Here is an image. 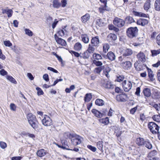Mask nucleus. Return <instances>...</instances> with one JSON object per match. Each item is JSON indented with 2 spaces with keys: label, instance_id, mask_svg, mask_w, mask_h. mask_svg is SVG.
<instances>
[{
  "label": "nucleus",
  "instance_id": "obj_1",
  "mask_svg": "<svg viewBox=\"0 0 160 160\" xmlns=\"http://www.w3.org/2000/svg\"><path fill=\"white\" fill-rule=\"evenodd\" d=\"M138 32V30L137 27H131L127 29L126 35L128 38L132 39L137 37Z\"/></svg>",
  "mask_w": 160,
  "mask_h": 160
},
{
  "label": "nucleus",
  "instance_id": "obj_2",
  "mask_svg": "<svg viewBox=\"0 0 160 160\" xmlns=\"http://www.w3.org/2000/svg\"><path fill=\"white\" fill-rule=\"evenodd\" d=\"M27 117L28 121L31 126L35 129L38 128V122L36 116L32 113H29Z\"/></svg>",
  "mask_w": 160,
  "mask_h": 160
},
{
  "label": "nucleus",
  "instance_id": "obj_3",
  "mask_svg": "<svg viewBox=\"0 0 160 160\" xmlns=\"http://www.w3.org/2000/svg\"><path fill=\"white\" fill-rule=\"evenodd\" d=\"M148 127L150 132L153 134H157L158 133L160 127L158 125L153 122L148 123Z\"/></svg>",
  "mask_w": 160,
  "mask_h": 160
},
{
  "label": "nucleus",
  "instance_id": "obj_4",
  "mask_svg": "<svg viewBox=\"0 0 160 160\" xmlns=\"http://www.w3.org/2000/svg\"><path fill=\"white\" fill-rule=\"evenodd\" d=\"M52 121L51 118L47 115H44L42 120V124L45 126H49L52 124Z\"/></svg>",
  "mask_w": 160,
  "mask_h": 160
},
{
  "label": "nucleus",
  "instance_id": "obj_5",
  "mask_svg": "<svg viewBox=\"0 0 160 160\" xmlns=\"http://www.w3.org/2000/svg\"><path fill=\"white\" fill-rule=\"evenodd\" d=\"M113 23L115 25L119 28L122 27L125 24V22L123 20L117 17H116L113 20Z\"/></svg>",
  "mask_w": 160,
  "mask_h": 160
},
{
  "label": "nucleus",
  "instance_id": "obj_6",
  "mask_svg": "<svg viewBox=\"0 0 160 160\" xmlns=\"http://www.w3.org/2000/svg\"><path fill=\"white\" fill-rule=\"evenodd\" d=\"M122 86L124 91L128 92L131 89L132 85L131 82L125 80L122 83Z\"/></svg>",
  "mask_w": 160,
  "mask_h": 160
},
{
  "label": "nucleus",
  "instance_id": "obj_7",
  "mask_svg": "<svg viewBox=\"0 0 160 160\" xmlns=\"http://www.w3.org/2000/svg\"><path fill=\"white\" fill-rule=\"evenodd\" d=\"M127 97V95L125 93H122L117 95L116 96V100L118 102H124L126 101V98Z\"/></svg>",
  "mask_w": 160,
  "mask_h": 160
},
{
  "label": "nucleus",
  "instance_id": "obj_8",
  "mask_svg": "<svg viewBox=\"0 0 160 160\" xmlns=\"http://www.w3.org/2000/svg\"><path fill=\"white\" fill-rule=\"evenodd\" d=\"M117 39V36L114 33H110L107 37V40L109 42L113 43Z\"/></svg>",
  "mask_w": 160,
  "mask_h": 160
},
{
  "label": "nucleus",
  "instance_id": "obj_9",
  "mask_svg": "<svg viewBox=\"0 0 160 160\" xmlns=\"http://www.w3.org/2000/svg\"><path fill=\"white\" fill-rule=\"evenodd\" d=\"M81 137L80 136H76L75 138L71 139V142L72 144L76 146L81 143Z\"/></svg>",
  "mask_w": 160,
  "mask_h": 160
},
{
  "label": "nucleus",
  "instance_id": "obj_10",
  "mask_svg": "<svg viewBox=\"0 0 160 160\" xmlns=\"http://www.w3.org/2000/svg\"><path fill=\"white\" fill-rule=\"evenodd\" d=\"M104 57L105 59H108L111 61L115 60L116 58L114 53L111 51L108 52L106 55L104 56Z\"/></svg>",
  "mask_w": 160,
  "mask_h": 160
},
{
  "label": "nucleus",
  "instance_id": "obj_11",
  "mask_svg": "<svg viewBox=\"0 0 160 160\" xmlns=\"http://www.w3.org/2000/svg\"><path fill=\"white\" fill-rule=\"evenodd\" d=\"M136 56L139 61H140L143 62H145L146 60V56L144 54L143 52H140L137 54Z\"/></svg>",
  "mask_w": 160,
  "mask_h": 160
},
{
  "label": "nucleus",
  "instance_id": "obj_12",
  "mask_svg": "<svg viewBox=\"0 0 160 160\" xmlns=\"http://www.w3.org/2000/svg\"><path fill=\"white\" fill-rule=\"evenodd\" d=\"M103 87L107 89H113L115 87V85L113 84L112 82L109 81L105 82L102 84Z\"/></svg>",
  "mask_w": 160,
  "mask_h": 160
},
{
  "label": "nucleus",
  "instance_id": "obj_13",
  "mask_svg": "<svg viewBox=\"0 0 160 160\" xmlns=\"http://www.w3.org/2000/svg\"><path fill=\"white\" fill-rule=\"evenodd\" d=\"M148 22V20L144 18H140L137 21V23L138 25H141L143 26L147 24Z\"/></svg>",
  "mask_w": 160,
  "mask_h": 160
},
{
  "label": "nucleus",
  "instance_id": "obj_14",
  "mask_svg": "<svg viewBox=\"0 0 160 160\" xmlns=\"http://www.w3.org/2000/svg\"><path fill=\"white\" fill-rule=\"evenodd\" d=\"M99 42L98 37V36L92 38L91 40V43L93 46H98Z\"/></svg>",
  "mask_w": 160,
  "mask_h": 160
},
{
  "label": "nucleus",
  "instance_id": "obj_15",
  "mask_svg": "<svg viewBox=\"0 0 160 160\" xmlns=\"http://www.w3.org/2000/svg\"><path fill=\"white\" fill-rule=\"evenodd\" d=\"M47 153V151L43 149H41L37 151V155L39 157H42L46 155Z\"/></svg>",
  "mask_w": 160,
  "mask_h": 160
},
{
  "label": "nucleus",
  "instance_id": "obj_16",
  "mask_svg": "<svg viewBox=\"0 0 160 160\" xmlns=\"http://www.w3.org/2000/svg\"><path fill=\"white\" fill-rule=\"evenodd\" d=\"M132 54V51L129 48H126L123 50V55L124 57H129Z\"/></svg>",
  "mask_w": 160,
  "mask_h": 160
},
{
  "label": "nucleus",
  "instance_id": "obj_17",
  "mask_svg": "<svg viewBox=\"0 0 160 160\" xmlns=\"http://www.w3.org/2000/svg\"><path fill=\"white\" fill-rule=\"evenodd\" d=\"M92 112L94 115L98 118H101L104 115V113H102L101 112L95 109H92Z\"/></svg>",
  "mask_w": 160,
  "mask_h": 160
},
{
  "label": "nucleus",
  "instance_id": "obj_18",
  "mask_svg": "<svg viewBox=\"0 0 160 160\" xmlns=\"http://www.w3.org/2000/svg\"><path fill=\"white\" fill-rule=\"evenodd\" d=\"M122 65L124 69H128L132 67V64L130 61H126L122 63Z\"/></svg>",
  "mask_w": 160,
  "mask_h": 160
},
{
  "label": "nucleus",
  "instance_id": "obj_19",
  "mask_svg": "<svg viewBox=\"0 0 160 160\" xmlns=\"http://www.w3.org/2000/svg\"><path fill=\"white\" fill-rule=\"evenodd\" d=\"M147 69L148 71V75L149 78L151 81H153L155 80V79L154 78V74L152 71L151 69L148 67H147Z\"/></svg>",
  "mask_w": 160,
  "mask_h": 160
},
{
  "label": "nucleus",
  "instance_id": "obj_20",
  "mask_svg": "<svg viewBox=\"0 0 160 160\" xmlns=\"http://www.w3.org/2000/svg\"><path fill=\"white\" fill-rule=\"evenodd\" d=\"M145 96L149 97L151 95V91L150 88H146L143 89L142 92Z\"/></svg>",
  "mask_w": 160,
  "mask_h": 160
},
{
  "label": "nucleus",
  "instance_id": "obj_21",
  "mask_svg": "<svg viewBox=\"0 0 160 160\" xmlns=\"http://www.w3.org/2000/svg\"><path fill=\"white\" fill-rule=\"evenodd\" d=\"M82 41L85 43H87L89 42V39L88 35L87 34H83L81 35Z\"/></svg>",
  "mask_w": 160,
  "mask_h": 160
},
{
  "label": "nucleus",
  "instance_id": "obj_22",
  "mask_svg": "<svg viewBox=\"0 0 160 160\" xmlns=\"http://www.w3.org/2000/svg\"><path fill=\"white\" fill-rule=\"evenodd\" d=\"M145 141L144 139L141 138H138L136 140V143L139 146L144 145Z\"/></svg>",
  "mask_w": 160,
  "mask_h": 160
},
{
  "label": "nucleus",
  "instance_id": "obj_23",
  "mask_svg": "<svg viewBox=\"0 0 160 160\" xmlns=\"http://www.w3.org/2000/svg\"><path fill=\"white\" fill-rule=\"evenodd\" d=\"M154 8L157 11H160V0H156L154 4Z\"/></svg>",
  "mask_w": 160,
  "mask_h": 160
},
{
  "label": "nucleus",
  "instance_id": "obj_24",
  "mask_svg": "<svg viewBox=\"0 0 160 160\" xmlns=\"http://www.w3.org/2000/svg\"><path fill=\"white\" fill-rule=\"evenodd\" d=\"M90 18V15L88 13H87L81 17L82 21V22L85 23Z\"/></svg>",
  "mask_w": 160,
  "mask_h": 160
},
{
  "label": "nucleus",
  "instance_id": "obj_25",
  "mask_svg": "<svg viewBox=\"0 0 160 160\" xmlns=\"http://www.w3.org/2000/svg\"><path fill=\"white\" fill-rule=\"evenodd\" d=\"M90 53L87 50L86 51L82 54L81 55L80 57L84 59L88 58L90 56Z\"/></svg>",
  "mask_w": 160,
  "mask_h": 160
},
{
  "label": "nucleus",
  "instance_id": "obj_26",
  "mask_svg": "<svg viewBox=\"0 0 160 160\" xmlns=\"http://www.w3.org/2000/svg\"><path fill=\"white\" fill-rule=\"evenodd\" d=\"M56 42L58 44H60L62 46H65L67 45L66 41L61 38H60L57 40H56Z\"/></svg>",
  "mask_w": 160,
  "mask_h": 160
},
{
  "label": "nucleus",
  "instance_id": "obj_27",
  "mask_svg": "<svg viewBox=\"0 0 160 160\" xmlns=\"http://www.w3.org/2000/svg\"><path fill=\"white\" fill-rule=\"evenodd\" d=\"M99 121L100 123L103 124L104 125H107L109 122V119L108 117L100 119Z\"/></svg>",
  "mask_w": 160,
  "mask_h": 160
},
{
  "label": "nucleus",
  "instance_id": "obj_28",
  "mask_svg": "<svg viewBox=\"0 0 160 160\" xmlns=\"http://www.w3.org/2000/svg\"><path fill=\"white\" fill-rule=\"evenodd\" d=\"M96 23L99 27H102L105 24L103 20L101 18L98 19L96 21Z\"/></svg>",
  "mask_w": 160,
  "mask_h": 160
},
{
  "label": "nucleus",
  "instance_id": "obj_29",
  "mask_svg": "<svg viewBox=\"0 0 160 160\" xmlns=\"http://www.w3.org/2000/svg\"><path fill=\"white\" fill-rule=\"evenodd\" d=\"M144 145L147 148L149 149H151L152 148V144L147 139L145 141Z\"/></svg>",
  "mask_w": 160,
  "mask_h": 160
},
{
  "label": "nucleus",
  "instance_id": "obj_30",
  "mask_svg": "<svg viewBox=\"0 0 160 160\" xmlns=\"http://www.w3.org/2000/svg\"><path fill=\"white\" fill-rule=\"evenodd\" d=\"M82 48V45L79 42L76 43L74 46V48L75 50L77 51H80Z\"/></svg>",
  "mask_w": 160,
  "mask_h": 160
},
{
  "label": "nucleus",
  "instance_id": "obj_31",
  "mask_svg": "<svg viewBox=\"0 0 160 160\" xmlns=\"http://www.w3.org/2000/svg\"><path fill=\"white\" fill-rule=\"evenodd\" d=\"M103 143L102 141H99L97 143V146L99 149L102 152H103Z\"/></svg>",
  "mask_w": 160,
  "mask_h": 160
},
{
  "label": "nucleus",
  "instance_id": "obj_32",
  "mask_svg": "<svg viewBox=\"0 0 160 160\" xmlns=\"http://www.w3.org/2000/svg\"><path fill=\"white\" fill-rule=\"evenodd\" d=\"M92 98L91 93H87L84 98V100L85 102H89Z\"/></svg>",
  "mask_w": 160,
  "mask_h": 160
},
{
  "label": "nucleus",
  "instance_id": "obj_33",
  "mask_svg": "<svg viewBox=\"0 0 160 160\" xmlns=\"http://www.w3.org/2000/svg\"><path fill=\"white\" fill-rule=\"evenodd\" d=\"M53 8H58L61 6V3L59 2V1H53Z\"/></svg>",
  "mask_w": 160,
  "mask_h": 160
},
{
  "label": "nucleus",
  "instance_id": "obj_34",
  "mask_svg": "<svg viewBox=\"0 0 160 160\" xmlns=\"http://www.w3.org/2000/svg\"><path fill=\"white\" fill-rule=\"evenodd\" d=\"M150 6V1L147 0L144 4L143 8L145 10L147 11L149 9Z\"/></svg>",
  "mask_w": 160,
  "mask_h": 160
},
{
  "label": "nucleus",
  "instance_id": "obj_35",
  "mask_svg": "<svg viewBox=\"0 0 160 160\" xmlns=\"http://www.w3.org/2000/svg\"><path fill=\"white\" fill-rule=\"evenodd\" d=\"M125 20L127 23L129 24H131L132 22H134L135 21L133 18L130 16H127L125 18Z\"/></svg>",
  "mask_w": 160,
  "mask_h": 160
},
{
  "label": "nucleus",
  "instance_id": "obj_36",
  "mask_svg": "<svg viewBox=\"0 0 160 160\" xmlns=\"http://www.w3.org/2000/svg\"><path fill=\"white\" fill-rule=\"evenodd\" d=\"M95 103L96 105H98V106H102L104 105V101L100 99H97L95 102Z\"/></svg>",
  "mask_w": 160,
  "mask_h": 160
},
{
  "label": "nucleus",
  "instance_id": "obj_37",
  "mask_svg": "<svg viewBox=\"0 0 160 160\" xmlns=\"http://www.w3.org/2000/svg\"><path fill=\"white\" fill-rule=\"evenodd\" d=\"M6 78L12 83L15 84H17V82L16 81L12 76L9 75H7L6 76Z\"/></svg>",
  "mask_w": 160,
  "mask_h": 160
},
{
  "label": "nucleus",
  "instance_id": "obj_38",
  "mask_svg": "<svg viewBox=\"0 0 160 160\" xmlns=\"http://www.w3.org/2000/svg\"><path fill=\"white\" fill-rule=\"evenodd\" d=\"M104 66L96 68L94 69V72L97 73L99 74L102 70L104 69Z\"/></svg>",
  "mask_w": 160,
  "mask_h": 160
},
{
  "label": "nucleus",
  "instance_id": "obj_39",
  "mask_svg": "<svg viewBox=\"0 0 160 160\" xmlns=\"http://www.w3.org/2000/svg\"><path fill=\"white\" fill-rule=\"evenodd\" d=\"M151 51L152 53V56L153 57L157 56L160 53V49H158L157 50H151Z\"/></svg>",
  "mask_w": 160,
  "mask_h": 160
},
{
  "label": "nucleus",
  "instance_id": "obj_40",
  "mask_svg": "<svg viewBox=\"0 0 160 160\" xmlns=\"http://www.w3.org/2000/svg\"><path fill=\"white\" fill-rule=\"evenodd\" d=\"M110 71V68L109 67H108L103 70V72L107 78H108L109 77L108 73Z\"/></svg>",
  "mask_w": 160,
  "mask_h": 160
},
{
  "label": "nucleus",
  "instance_id": "obj_41",
  "mask_svg": "<svg viewBox=\"0 0 160 160\" xmlns=\"http://www.w3.org/2000/svg\"><path fill=\"white\" fill-rule=\"evenodd\" d=\"M153 119L157 122H160V114L154 115L152 117Z\"/></svg>",
  "mask_w": 160,
  "mask_h": 160
},
{
  "label": "nucleus",
  "instance_id": "obj_42",
  "mask_svg": "<svg viewBox=\"0 0 160 160\" xmlns=\"http://www.w3.org/2000/svg\"><path fill=\"white\" fill-rule=\"evenodd\" d=\"M109 46L108 44H104L103 47V52L105 53L107 52L109 48Z\"/></svg>",
  "mask_w": 160,
  "mask_h": 160
},
{
  "label": "nucleus",
  "instance_id": "obj_43",
  "mask_svg": "<svg viewBox=\"0 0 160 160\" xmlns=\"http://www.w3.org/2000/svg\"><path fill=\"white\" fill-rule=\"evenodd\" d=\"M93 58L97 60L101 59L102 58L101 56L99 54L96 53H94L93 55Z\"/></svg>",
  "mask_w": 160,
  "mask_h": 160
},
{
  "label": "nucleus",
  "instance_id": "obj_44",
  "mask_svg": "<svg viewBox=\"0 0 160 160\" xmlns=\"http://www.w3.org/2000/svg\"><path fill=\"white\" fill-rule=\"evenodd\" d=\"M36 90L37 91V95L38 96L42 95L44 94L43 91L39 87H37L36 88Z\"/></svg>",
  "mask_w": 160,
  "mask_h": 160
},
{
  "label": "nucleus",
  "instance_id": "obj_45",
  "mask_svg": "<svg viewBox=\"0 0 160 160\" xmlns=\"http://www.w3.org/2000/svg\"><path fill=\"white\" fill-rule=\"evenodd\" d=\"M157 154V152L155 150H152L148 154V156L150 157H152L155 156Z\"/></svg>",
  "mask_w": 160,
  "mask_h": 160
},
{
  "label": "nucleus",
  "instance_id": "obj_46",
  "mask_svg": "<svg viewBox=\"0 0 160 160\" xmlns=\"http://www.w3.org/2000/svg\"><path fill=\"white\" fill-rule=\"evenodd\" d=\"M93 63L95 64L96 66L101 67L102 66V63L101 61H98L94 60L93 61Z\"/></svg>",
  "mask_w": 160,
  "mask_h": 160
},
{
  "label": "nucleus",
  "instance_id": "obj_47",
  "mask_svg": "<svg viewBox=\"0 0 160 160\" xmlns=\"http://www.w3.org/2000/svg\"><path fill=\"white\" fill-rule=\"evenodd\" d=\"M65 29L64 28H63L62 29H60L58 31L57 33L60 36L62 37L65 35Z\"/></svg>",
  "mask_w": 160,
  "mask_h": 160
},
{
  "label": "nucleus",
  "instance_id": "obj_48",
  "mask_svg": "<svg viewBox=\"0 0 160 160\" xmlns=\"http://www.w3.org/2000/svg\"><path fill=\"white\" fill-rule=\"evenodd\" d=\"M116 128H116L115 129V133H116V135L117 136V137H119L121 135V134L122 133L121 131H120V129H118V127H117Z\"/></svg>",
  "mask_w": 160,
  "mask_h": 160
},
{
  "label": "nucleus",
  "instance_id": "obj_49",
  "mask_svg": "<svg viewBox=\"0 0 160 160\" xmlns=\"http://www.w3.org/2000/svg\"><path fill=\"white\" fill-rule=\"evenodd\" d=\"M133 148H131V147H129V149L131 150H133V154L134 155H138L139 153V152L138 151V149L137 148H135L134 147H132Z\"/></svg>",
  "mask_w": 160,
  "mask_h": 160
},
{
  "label": "nucleus",
  "instance_id": "obj_50",
  "mask_svg": "<svg viewBox=\"0 0 160 160\" xmlns=\"http://www.w3.org/2000/svg\"><path fill=\"white\" fill-rule=\"evenodd\" d=\"M69 52L71 54H72V55H74L75 57H80L81 55L78 52L72 50H70L69 51Z\"/></svg>",
  "mask_w": 160,
  "mask_h": 160
},
{
  "label": "nucleus",
  "instance_id": "obj_51",
  "mask_svg": "<svg viewBox=\"0 0 160 160\" xmlns=\"http://www.w3.org/2000/svg\"><path fill=\"white\" fill-rule=\"evenodd\" d=\"M25 34L29 36H32L33 35L32 32L28 29L26 28L25 29Z\"/></svg>",
  "mask_w": 160,
  "mask_h": 160
},
{
  "label": "nucleus",
  "instance_id": "obj_52",
  "mask_svg": "<svg viewBox=\"0 0 160 160\" xmlns=\"http://www.w3.org/2000/svg\"><path fill=\"white\" fill-rule=\"evenodd\" d=\"M95 48L91 46L90 44L89 45V47L88 49L87 50L90 53H92L94 51Z\"/></svg>",
  "mask_w": 160,
  "mask_h": 160
},
{
  "label": "nucleus",
  "instance_id": "obj_53",
  "mask_svg": "<svg viewBox=\"0 0 160 160\" xmlns=\"http://www.w3.org/2000/svg\"><path fill=\"white\" fill-rule=\"evenodd\" d=\"M88 148L93 152H95L97 150L96 147L92 146L91 145H88L87 146Z\"/></svg>",
  "mask_w": 160,
  "mask_h": 160
},
{
  "label": "nucleus",
  "instance_id": "obj_54",
  "mask_svg": "<svg viewBox=\"0 0 160 160\" xmlns=\"http://www.w3.org/2000/svg\"><path fill=\"white\" fill-rule=\"evenodd\" d=\"M4 44L7 47H10L12 45V43L9 40L4 41Z\"/></svg>",
  "mask_w": 160,
  "mask_h": 160
},
{
  "label": "nucleus",
  "instance_id": "obj_55",
  "mask_svg": "<svg viewBox=\"0 0 160 160\" xmlns=\"http://www.w3.org/2000/svg\"><path fill=\"white\" fill-rule=\"evenodd\" d=\"M10 109L13 111H15L16 110V105L14 103H11L10 105Z\"/></svg>",
  "mask_w": 160,
  "mask_h": 160
},
{
  "label": "nucleus",
  "instance_id": "obj_56",
  "mask_svg": "<svg viewBox=\"0 0 160 160\" xmlns=\"http://www.w3.org/2000/svg\"><path fill=\"white\" fill-rule=\"evenodd\" d=\"M138 106L131 108L130 110V113L132 114H134L135 112H136L138 108Z\"/></svg>",
  "mask_w": 160,
  "mask_h": 160
},
{
  "label": "nucleus",
  "instance_id": "obj_57",
  "mask_svg": "<svg viewBox=\"0 0 160 160\" xmlns=\"http://www.w3.org/2000/svg\"><path fill=\"white\" fill-rule=\"evenodd\" d=\"M61 142L62 144V146H67V148H68L69 146L68 145V142L66 140H61Z\"/></svg>",
  "mask_w": 160,
  "mask_h": 160
},
{
  "label": "nucleus",
  "instance_id": "obj_58",
  "mask_svg": "<svg viewBox=\"0 0 160 160\" xmlns=\"http://www.w3.org/2000/svg\"><path fill=\"white\" fill-rule=\"evenodd\" d=\"M68 138H75L76 137V136H78V135H77L75 133H69L68 134Z\"/></svg>",
  "mask_w": 160,
  "mask_h": 160
},
{
  "label": "nucleus",
  "instance_id": "obj_59",
  "mask_svg": "<svg viewBox=\"0 0 160 160\" xmlns=\"http://www.w3.org/2000/svg\"><path fill=\"white\" fill-rule=\"evenodd\" d=\"M13 13V11L11 9H8V11L7 12V14L8 15V18H10L12 17V16Z\"/></svg>",
  "mask_w": 160,
  "mask_h": 160
},
{
  "label": "nucleus",
  "instance_id": "obj_60",
  "mask_svg": "<svg viewBox=\"0 0 160 160\" xmlns=\"http://www.w3.org/2000/svg\"><path fill=\"white\" fill-rule=\"evenodd\" d=\"M140 87H138L136 88V91L135 92V94L138 96H140Z\"/></svg>",
  "mask_w": 160,
  "mask_h": 160
},
{
  "label": "nucleus",
  "instance_id": "obj_61",
  "mask_svg": "<svg viewBox=\"0 0 160 160\" xmlns=\"http://www.w3.org/2000/svg\"><path fill=\"white\" fill-rule=\"evenodd\" d=\"M0 74L2 76H4L7 75L8 72L4 69H2L0 70Z\"/></svg>",
  "mask_w": 160,
  "mask_h": 160
},
{
  "label": "nucleus",
  "instance_id": "obj_62",
  "mask_svg": "<svg viewBox=\"0 0 160 160\" xmlns=\"http://www.w3.org/2000/svg\"><path fill=\"white\" fill-rule=\"evenodd\" d=\"M0 146L1 148L2 149L5 148L7 147V144L6 143L2 142H0Z\"/></svg>",
  "mask_w": 160,
  "mask_h": 160
},
{
  "label": "nucleus",
  "instance_id": "obj_63",
  "mask_svg": "<svg viewBox=\"0 0 160 160\" xmlns=\"http://www.w3.org/2000/svg\"><path fill=\"white\" fill-rule=\"evenodd\" d=\"M58 22V21L57 20V19H55L54 22L52 24V28L53 29H54L56 27L57 24Z\"/></svg>",
  "mask_w": 160,
  "mask_h": 160
},
{
  "label": "nucleus",
  "instance_id": "obj_64",
  "mask_svg": "<svg viewBox=\"0 0 160 160\" xmlns=\"http://www.w3.org/2000/svg\"><path fill=\"white\" fill-rule=\"evenodd\" d=\"M156 40L157 44L160 46V33L157 36Z\"/></svg>",
  "mask_w": 160,
  "mask_h": 160
}]
</instances>
